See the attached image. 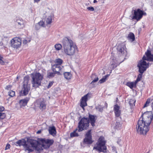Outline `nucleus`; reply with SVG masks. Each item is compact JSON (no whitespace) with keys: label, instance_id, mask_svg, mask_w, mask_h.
I'll use <instances>...</instances> for the list:
<instances>
[{"label":"nucleus","instance_id":"nucleus-48","mask_svg":"<svg viewBox=\"0 0 153 153\" xmlns=\"http://www.w3.org/2000/svg\"><path fill=\"white\" fill-rule=\"evenodd\" d=\"M4 107L0 106V112H2L4 110Z\"/></svg>","mask_w":153,"mask_h":153},{"label":"nucleus","instance_id":"nucleus-14","mask_svg":"<svg viewBox=\"0 0 153 153\" xmlns=\"http://www.w3.org/2000/svg\"><path fill=\"white\" fill-rule=\"evenodd\" d=\"M93 142L91 134V130H90L86 134L85 137L84 139L83 143L86 144H91Z\"/></svg>","mask_w":153,"mask_h":153},{"label":"nucleus","instance_id":"nucleus-49","mask_svg":"<svg viewBox=\"0 0 153 153\" xmlns=\"http://www.w3.org/2000/svg\"><path fill=\"white\" fill-rule=\"evenodd\" d=\"M2 39L1 37L0 36V45H3V43L2 42Z\"/></svg>","mask_w":153,"mask_h":153},{"label":"nucleus","instance_id":"nucleus-10","mask_svg":"<svg viewBox=\"0 0 153 153\" xmlns=\"http://www.w3.org/2000/svg\"><path fill=\"white\" fill-rule=\"evenodd\" d=\"M38 140L42 143L41 145L42 148H43L45 149L49 148L54 143V141L53 139L40 138H38Z\"/></svg>","mask_w":153,"mask_h":153},{"label":"nucleus","instance_id":"nucleus-11","mask_svg":"<svg viewBox=\"0 0 153 153\" xmlns=\"http://www.w3.org/2000/svg\"><path fill=\"white\" fill-rule=\"evenodd\" d=\"M16 143L18 144V146H23L25 149V151H27L29 153L33 151V149L30 148L31 146L29 145L28 139H27V143L25 139L19 140Z\"/></svg>","mask_w":153,"mask_h":153},{"label":"nucleus","instance_id":"nucleus-6","mask_svg":"<svg viewBox=\"0 0 153 153\" xmlns=\"http://www.w3.org/2000/svg\"><path fill=\"white\" fill-rule=\"evenodd\" d=\"M94 149L97 150L99 152H106L107 148L105 146L104 139L103 137H100L98 140L97 146L94 147Z\"/></svg>","mask_w":153,"mask_h":153},{"label":"nucleus","instance_id":"nucleus-24","mask_svg":"<svg viewBox=\"0 0 153 153\" xmlns=\"http://www.w3.org/2000/svg\"><path fill=\"white\" fill-rule=\"evenodd\" d=\"M46 105L43 101L40 102L39 103V108L42 110H43L46 108Z\"/></svg>","mask_w":153,"mask_h":153},{"label":"nucleus","instance_id":"nucleus-9","mask_svg":"<svg viewBox=\"0 0 153 153\" xmlns=\"http://www.w3.org/2000/svg\"><path fill=\"white\" fill-rule=\"evenodd\" d=\"M29 78L28 76H25L24 78L23 84L21 92L24 95H27L30 90V85L28 83Z\"/></svg>","mask_w":153,"mask_h":153},{"label":"nucleus","instance_id":"nucleus-40","mask_svg":"<svg viewBox=\"0 0 153 153\" xmlns=\"http://www.w3.org/2000/svg\"><path fill=\"white\" fill-rule=\"evenodd\" d=\"M143 74L140 73V74H139L137 76V79L135 82H136V83H137L138 82L140 81L141 78L142 77V75Z\"/></svg>","mask_w":153,"mask_h":153},{"label":"nucleus","instance_id":"nucleus-32","mask_svg":"<svg viewBox=\"0 0 153 153\" xmlns=\"http://www.w3.org/2000/svg\"><path fill=\"white\" fill-rule=\"evenodd\" d=\"M56 50L57 51L60 50L62 48V45L60 44H56L54 46Z\"/></svg>","mask_w":153,"mask_h":153},{"label":"nucleus","instance_id":"nucleus-46","mask_svg":"<svg viewBox=\"0 0 153 153\" xmlns=\"http://www.w3.org/2000/svg\"><path fill=\"white\" fill-rule=\"evenodd\" d=\"M53 82H50L48 84V86L47 88H50L53 85Z\"/></svg>","mask_w":153,"mask_h":153},{"label":"nucleus","instance_id":"nucleus-23","mask_svg":"<svg viewBox=\"0 0 153 153\" xmlns=\"http://www.w3.org/2000/svg\"><path fill=\"white\" fill-rule=\"evenodd\" d=\"M128 39L131 42H132L135 40V36L134 34L131 32L130 33L127 37Z\"/></svg>","mask_w":153,"mask_h":153},{"label":"nucleus","instance_id":"nucleus-50","mask_svg":"<svg viewBox=\"0 0 153 153\" xmlns=\"http://www.w3.org/2000/svg\"><path fill=\"white\" fill-rule=\"evenodd\" d=\"M11 86L10 85H8L6 86V89L9 90L10 89V88Z\"/></svg>","mask_w":153,"mask_h":153},{"label":"nucleus","instance_id":"nucleus-25","mask_svg":"<svg viewBox=\"0 0 153 153\" xmlns=\"http://www.w3.org/2000/svg\"><path fill=\"white\" fill-rule=\"evenodd\" d=\"M91 78L93 80L91 82V84H92L93 83L97 82L99 80L98 77L95 74H93L91 76Z\"/></svg>","mask_w":153,"mask_h":153},{"label":"nucleus","instance_id":"nucleus-28","mask_svg":"<svg viewBox=\"0 0 153 153\" xmlns=\"http://www.w3.org/2000/svg\"><path fill=\"white\" fill-rule=\"evenodd\" d=\"M78 130V129L76 128L73 132H71L70 134V136L71 137H77L79 136V134L76 133V131Z\"/></svg>","mask_w":153,"mask_h":153},{"label":"nucleus","instance_id":"nucleus-22","mask_svg":"<svg viewBox=\"0 0 153 153\" xmlns=\"http://www.w3.org/2000/svg\"><path fill=\"white\" fill-rule=\"evenodd\" d=\"M117 64L118 63L117 60L114 59H112V61L110 62L111 66L112 67V68L113 69L117 67Z\"/></svg>","mask_w":153,"mask_h":153},{"label":"nucleus","instance_id":"nucleus-17","mask_svg":"<svg viewBox=\"0 0 153 153\" xmlns=\"http://www.w3.org/2000/svg\"><path fill=\"white\" fill-rule=\"evenodd\" d=\"M120 107L117 104H116L114 105V111L115 115L116 117H117V119H120V120H121V118L120 117H119L120 116L121 112L120 110Z\"/></svg>","mask_w":153,"mask_h":153},{"label":"nucleus","instance_id":"nucleus-35","mask_svg":"<svg viewBox=\"0 0 153 153\" xmlns=\"http://www.w3.org/2000/svg\"><path fill=\"white\" fill-rule=\"evenodd\" d=\"M6 117V114L5 113L0 112V120L4 119Z\"/></svg>","mask_w":153,"mask_h":153},{"label":"nucleus","instance_id":"nucleus-7","mask_svg":"<svg viewBox=\"0 0 153 153\" xmlns=\"http://www.w3.org/2000/svg\"><path fill=\"white\" fill-rule=\"evenodd\" d=\"M153 118V114L151 111H147L143 114L140 119L149 126Z\"/></svg>","mask_w":153,"mask_h":153},{"label":"nucleus","instance_id":"nucleus-56","mask_svg":"<svg viewBox=\"0 0 153 153\" xmlns=\"http://www.w3.org/2000/svg\"><path fill=\"white\" fill-rule=\"evenodd\" d=\"M16 79H18V76L17 77Z\"/></svg>","mask_w":153,"mask_h":153},{"label":"nucleus","instance_id":"nucleus-47","mask_svg":"<svg viewBox=\"0 0 153 153\" xmlns=\"http://www.w3.org/2000/svg\"><path fill=\"white\" fill-rule=\"evenodd\" d=\"M10 145L9 144H7L6 146L5 150H6L9 149L10 148Z\"/></svg>","mask_w":153,"mask_h":153},{"label":"nucleus","instance_id":"nucleus-33","mask_svg":"<svg viewBox=\"0 0 153 153\" xmlns=\"http://www.w3.org/2000/svg\"><path fill=\"white\" fill-rule=\"evenodd\" d=\"M46 22L48 24H50L51 22L52 19L51 16H49L45 20Z\"/></svg>","mask_w":153,"mask_h":153},{"label":"nucleus","instance_id":"nucleus-15","mask_svg":"<svg viewBox=\"0 0 153 153\" xmlns=\"http://www.w3.org/2000/svg\"><path fill=\"white\" fill-rule=\"evenodd\" d=\"M62 66H60L59 65L56 64H52V69L53 71L58 75H61V74L59 72L62 68Z\"/></svg>","mask_w":153,"mask_h":153},{"label":"nucleus","instance_id":"nucleus-5","mask_svg":"<svg viewBox=\"0 0 153 153\" xmlns=\"http://www.w3.org/2000/svg\"><path fill=\"white\" fill-rule=\"evenodd\" d=\"M32 84L33 87L35 88L38 87L41 85L43 76L39 73H36L32 74Z\"/></svg>","mask_w":153,"mask_h":153},{"label":"nucleus","instance_id":"nucleus-53","mask_svg":"<svg viewBox=\"0 0 153 153\" xmlns=\"http://www.w3.org/2000/svg\"><path fill=\"white\" fill-rule=\"evenodd\" d=\"M34 2H36L38 3L39 1H40V0H34Z\"/></svg>","mask_w":153,"mask_h":153},{"label":"nucleus","instance_id":"nucleus-29","mask_svg":"<svg viewBox=\"0 0 153 153\" xmlns=\"http://www.w3.org/2000/svg\"><path fill=\"white\" fill-rule=\"evenodd\" d=\"M136 100L134 99H131L129 101V103L131 108H132L135 105L134 103L135 102Z\"/></svg>","mask_w":153,"mask_h":153},{"label":"nucleus","instance_id":"nucleus-21","mask_svg":"<svg viewBox=\"0 0 153 153\" xmlns=\"http://www.w3.org/2000/svg\"><path fill=\"white\" fill-rule=\"evenodd\" d=\"M48 131L49 134L52 136H54L56 135V131L54 126L50 127L49 128Z\"/></svg>","mask_w":153,"mask_h":153},{"label":"nucleus","instance_id":"nucleus-45","mask_svg":"<svg viewBox=\"0 0 153 153\" xmlns=\"http://www.w3.org/2000/svg\"><path fill=\"white\" fill-rule=\"evenodd\" d=\"M30 40H27L26 39H24L23 40V43L24 44H26L27 43L30 42Z\"/></svg>","mask_w":153,"mask_h":153},{"label":"nucleus","instance_id":"nucleus-34","mask_svg":"<svg viewBox=\"0 0 153 153\" xmlns=\"http://www.w3.org/2000/svg\"><path fill=\"white\" fill-rule=\"evenodd\" d=\"M55 74H56V73L54 72H49L47 74V76L49 78H51L54 76Z\"/></svg>","mask_w":153,"mask_h":153},{"label":"nucleus","instance_id":"nucleus-4","mask_svg":"<svg viewBox=\"0 0 153 153\" xmlns=\"http://www.w3.org/2000/svg\"><path fill=\"white\" fill-rule=\"evenodd\" d=\"M136 129L139 134L145 135L149 130V125L140 119L137 125Z\"/></svg>","mask_w":153,"mask_h":153},{"label":"nucleus","instance_id":"nucleus-31","mask_svg":"<svg viewBox=\"0 0 153 153\" xmlns=\"http://www.w3.org/2000/svg\"><path fill=\"white\" fill-rule=\"evenodd\" d=\"M108 75H105L104 77L99 81L98 83H102L105 82L106 79L108 77Z\"/></svg>","mask_w":153,"mask_h":153},{"label":"nucleus","instance_id":"nucleus-37","mask_svg":"<svg viewBox=\"0 0 153 153\" xmlns=\"http://www.w3.org/2000/svg\"><path fill=\"white\" fill-rule=\"evenodd\" d=\"M104 107L101 105H98L96 107L97 110L100 112H102L103 109Z\"/></svg>","mask_w":153,"mask_h":153},{"label":"nucleus","instance_id":"nucleus-44","mask_svg":"<svg viewBox=\"0 0 153 153\" xmlns=\"http://www.w3.org/2000/svg\"><path fill=\"white\" fill-rule=\"evenodd\" d=\"M3 57L0 56V64L2 65H4V62L2 60Z\"/></svg>","mask_w":153,"mask_h":153},{"label":"nucleus","instance_id":"nucleus-1","mask_svg":"<svg viewBox=\"0 0 153 153\" xmlns=\"http://www.w3.org/2000/svg\"><path fill=\"white\" fill-rule=\"evenodd\" d=\"M62 45L65 53L69 56L73 55L77 51V48L72 40L67 37L62 40Z\"/></svg>","mask_w":153,"mask_h":153},{"label":"nucleus","instance_id":"nucleus-38","mask_svg":"<svg viewBox=\"0 0 153 153\" xmlns=\"http://www.w3.org/2000/svg\"><path fill=\"white\" fill-rule=\"evenodd\" d=\"M8 93V95L11 97H13L15 95V92L12 90L9 91Z\"/></svg>","mask_w":153,"mask_h":153},{"label":"nucleus","instance_id":"nucleus-19","mask_svg":"<svg viewBox=\"0 0 153 153\" xmlns=\"http://www.w3.org/2000/svg\"><path fill=\"white\" fill-rule=\"evenodd\" d=\"M16 24L19 28H22L25 27L24 22L22 19H17L16 21Z\"/></svg>","mask_w":153,"mask_h":153},{"label":"nucleus","instance_id":"nucleus-20","mask_svg":"<svg viewBox=\"0 0 153 153\" xmlns=\"http://www.w3.org/2000/svg\"><path fill=\"white\" fill-rule=\"evenodd\" d=\"M29 100V98H26L25 99L20 100L19 101V104L20 107H24L26 105Z\"/></svg>","mask_w":153,"mask_h":153},{"label":"nucleus","instance_id":"nucleus-43","mask_svg":"<svg viewBox=\"0 0 153 153\" xmlns=\"http://www.w3.org/2000/svg\"><path fill=\"white\" fill-rule=\"evenodd\" d=\"M35 29L36 30H38L40 28V26L39 25V24L37 23L35 25Z\"/></svg>","mask_w":153,"mask_h":153},{"label":"nucleus","instance_id":"nucleus-39","mask_svg":"<svg viewBox=\"0 0 153 153\" xmlns=\"http://www.w3.org/2000/svg\"><path fill=\"white\" fill-rule=\"evenodd\" d=\"M151 102V99L150 98H149L147 99V100L143 108H144L145 107H146L148 106L149 105V104Z\"/></svg>","mask_w":153,"mask_h":153},{"label":"nucleus","instance_id":"nucleus-52","mask_svg":"<svg viewBox=\"0 0 153 153\" xmlns=\"http://www.w3.org/2000/svg\"><path fill=\"white\" fill-rule=\"evenodd\" d=\"M151 101L152 102L151 104V107L152 109H153V100H152Z\"/></svg>","mask_w":153,"mask_h":153},{"label":"nucleus","instance_id":"nucleus-12","mask_svg":"<svg viewBox=\"0 0 153 153\" xmlns=\"http://www.w3.org/2000/svg\"><path fill=\"white\" fill-rule=\"evenodd\" d=\"M134 16L132 19L137 20V21L140 20L142 17L143 15H146V13H144L143 11L141 10L140 9H137V10H134Z\"/></svg>","mask_w":153,"mask_h":153},{"label":"nucleus","instance_id":"nucleus-51","mask_svg":"<svg viewBox=\"0 0 153 153\" xmlns=\"http://www.w3.org/2000/svg\"><path fill=\"white\" fill-rule=\"evenodd\" d=\"M42 131V130H38V131H37L36 132V133L37 134H40L41 132Z\"/></svg>","mask_w":153,"mask_h":153},{"label":"nucleus","instance_id":"nucleus-8","mask_svg":"<svg viewBox=\"0 0 153 153\" xmlns=\"http://www.w3.org/2000/svg\"><path fill=\"white\" fill-rule=\"evenodd\" d=\"M28 141L29 142V145L34 148L38 152H41L43 150L41 144L40 143V142L38 139V140H35L33 139H28ZM31 149V148H30Z\"/></svg>","mask_w":153,"mask_h":153},{"label":"nucleus","instance_id":"nucleus-2","mask_svg":"<svg viewBox=\"0 0 153 153\" xmlns=\"http://www.w3.org/2000/svg\"><path fill=\"white\" fill-rule=\"evenodd\" d=\"M146 56H144L142 59L138 62L137 67L139 68V72L141 74L146 71L149 67V63H147L145 60L149 61H153V55L152 54L150 51L148 50L145 53Z\"/></svg>","mask_w":153,"mask_h":153},{"label":"nucleus","instance_id":"nucleus-55","mask_svg":"<svg viewBox=\"0 0 153 153\" xmlns=\"http://www.w3.org/2000/svg\"><path fill=\"white\" fill-rule=\"evenodd\" d=\"M97 2V1L96 0H94L93 2L94 3H96Z\"/></svg>","mask_w":153,"mask_h":153},{"label":"nucleus","instance_id":"nucleus-41","mask_svg":"<svg viewBox=\"0 0 153 153\" xmlns=\"http://www.w3.org/2000/svg\"><path fill=\"white\" fill-rule=\"evenodd\" d=\"M38 24H39V26H42L43 27H45V23L44 22H43L42 21H40V22H39Z\"/></svg>","mask_w":153,"mask_h":153},{"label":"nucleus","instance_id":"nucleus-42","mask_svg":"<svg viewBox=\"0 0 153 153\" xmlns=\"http://www.w3.org/2000/svg\"><path fill=\"white\" fill-rule=\"evenodd\" d=\"M87 9L91 11H93L94 10V8L93 7H89L87 8Z\"/></svg>","mask_w":153,"mask_h":153},{"label":"nucleus","instance_id":"nucleus-27","mask_svg":"<svg viewBox=\"0 0 153 153\" xmlns=\"http://www.w3.org/2000/svg\"><path fill=\"white\" fill-rule=\"evenodd\" d=\"M137 83L135 82H128L126 84V85L128 86L131 89H132L134 86H135Z\"/></svg>","mask_w":153,"mask_h":153},{"label":"nucleus","instance_id":"nucleus-57","mask_svg":"<svg viewBox=\"0 0 153 153\" xmlns=\"http://www.w3.org/2000/svg\"><path fill=\"white\" fill-rule=\"evenodd\" d=\"M117 142L118 143H119V142L118 141H117Z\"/></svg>","mask_w":153,"mask_h":153},{"label":"nucleus","instance_id":"nucleus-36","mask_svg":"<svg viewBox=\"0 0 153 153\" xmlns=\"http://www.w3.org/2000/svg\"><path fill=\"white\" fill-rule=\"evenodd\" d=\"M122 126V123L119 122H116L115 124V127L117 129H120Z\"/></svg>","mask_w":153,"mask_h":153},{"label":"nucleus","instance_id":"nucleus-3","mask_svg":"<svg viewBox=\"0 0 153 153\" xmlns=\"http://www.w3.org/2000/svg\"><path fill=\"white\" fill-rule=\"evenodd\" d=\"M89 118L83 117L81 119L78 124V131L81 132L83 130H86L89 125V120L93 126H95L96 119L94 115L89 114Z\"/></svg>","mask_w":153,"mask_h":153},{"label":"nucleus","instance_id":"nucleus-26","mask_svg":"<svg viewBox=\"0 0 153 153\" xmlns=\"http://www.w3.org/2000/svg\"><path fill=\"white\" fill-rule=\"evenodd\" d=\"M54 62L55 64L59 65L60 66H62L61 65L63 62V60L59 58L56 59Z\"/></svg>","mask_w":153,"mask_h":153},{"label":"nucleus","instance_id":"nucleus-30","mask_svg":"<svg viewBox=\"0 0 153 153\" xmlns=\"http://www.w3.org/2000/svg\"><path fill=\"white\" fill-rule=\"evenodd\" d=\"M65 78L67 79H70L71 77V74L69 72H65L64 73Z\"/></svg>","mask_w":153,"mask_h":153},{"label":"nucleus","instance_id":"nucleus-54","mask_svg":"<svg viewBox=\"0 0 153 153\" xmlns=\"http://www.w3.org/2000/svg\"><path fill=\"white\" fill-rule=\"evenodd\" d=\"M107 106H108L106 102L105 103V107L106 108H107Z\"/></svg>","mask_w":153,"mask_h":153},{"label":"nucleus","instance_id":"nucleus-16","mask_svg":"<svg viewBox=\"0 0 153 153\" xmlns=\"http://www.w3.org/2000/svg\"><path fill=\"white\" fill-rule=\"evenodd\" d=\"M88 94L84 95L83 97H82L80 102V106L84 109V107L87 105V102L88 100Z\"/></svg>","mask_w":153,"mask_h":153},{"label":"nucleus","instance_id":"nucleus-18","mask_svg":"<svg viewBox=\"0 0 153 153\" xmlns=\"http://www.w3.org/2000/svg\"><path fill=\"white\" fill-rule=\"evenodd\" d=\"M125 45L123 43H120L118 45L117 50L119 53L123 54L125 52Z\"/></svg>","mask_w":153,"mask_h":153},{"label":"nucleus","instance_id":"nucleus-13","mask_svg":"<svg viewBox=\"0 0 153 153\" xmlns=\"http://www.w3.org/2000/svg\"><path fill=\"white\" fill-rule=\"evenodd\" d=\"M10 44L11 46L14 48L17 49L21 45V40L18 37L14 38L10 41Z\"/></svg>","mask_w":153,"mask_h":153}]
</instances>
